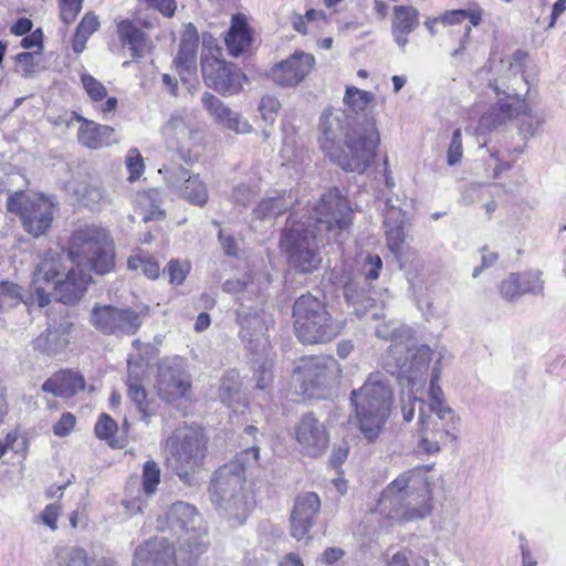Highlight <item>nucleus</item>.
<instances>
[{
  "label": "nucleus",
  "mask_w": 566,
  "mask_h": 566,
  "mask_svg": "<svg viewBox=\"0 0 566 566\" xmlns=\"http://www.w3.org/2000/svg\"><path fill=\"white\" fill-rule=\"evenodd\" d=\"M138 210L143 220L148 221L160 214L158 207L155 205V200L148 195H140L138 197Z\"/></svg>",
  "instance_id": "nucleus-20"
},
{
  "label": "nucleus",
  "mask_w": 566,
  "mask_h": 566,
  "mask_svg": "<svg viewBox=\"0 0 566 566\" xmlns=\"http://www.w3.org/2000/svg\"><path fill=\"white\" fill-rule=\"evenodd\" d=\"M23 49H36L39 52L43 49V35L40 29L33 31L30 35L25 36L21 41Z\"/></svg>",
  "instance_id": "nucleus-30"
},
{
  "label": "nucleus",
  "mask_w": 566,
  "mask_h": 566,
  "mask_svg": "<svg viewBox=\"0 0 566 566\" xmlns=\"http://www.w3.org/2000/svg\"><path fill=\"white\" fill-rule=\"evenodd\" d=\"M294 316L298 336L303 342L318 343L329 336L328 315L317 298H298L294 306Z\"/></svg>",
  "instance_id": "nucleus-3"
},
{
  "label": "nucleus",
  "mask_w": 566,
  "mask_h": 566,
  "mask_svg": "<svg viewBox=\"0 0 566 566\" xmlns=\"http://www.w3.org/2000/svg\"><path fill=\"white\" fill-rule=\"evenodd\" d=\"M98 27L99 23L95 15L87 14L82 19L74 39L75 51L81 52L84 49L86 40Z\"/></svg>",
  "instance_id": "nucleus-15"
},
{
  "label": "nucleus",
  "mask_w": 566,
  "mask_h": 566,
  "mask_svg": "<svg viewBox=\"0 0 566 566\" xmlns=\"http://www.w3.org/2000/svg\"><path fill=\"white\" fill-rule=\"evenodd\" d=\"M283 566H303L296 557H289L284 560Z\"/></svg>",
  "instance_id": "nucleus-47"
},
{
  "label": "nucleus",
  "mask_w": 566,
  "mask_h": 566,
  "mask_svg": "<svg viewBox=\"0 0 566 566\" xmlns=\"http://www.w3.org/2000/svg\"><path fill=\"white\" fill-rule=\"evenodd\" d=\"M55 282V291L60 301L69 303L77 300L83 293L86 282L75 277L71 266L62 265L56 259L44 260L36 273V283Z\"/></svg>",
  "instance_id": "nucleus-4"
},
{
  "label": "nucleus",
  "mask_w": 566,
  "mask_h": 566,
  "mask_svg": "<svg viewBox=\"0 0 566 566\" xmlns=\"http://www.w3.org/2000/svg\"><path fill=\"white\" fill-rule=\"evenodd\" d=\"M112 402H113L114 405H118V402H119V397L113 396V397H112Z\"/></svg>",
  "instance_id": "nucleus-55"
},
{
  "label": "nucleus",
  "mask_w": 566,
  "mask_h": 566,
  "mask_svg": "<svg viewBox=\"0 0 566 566\" xmlns=\"http://www.w3.org/2000/svg\"><path fill=\"white\" fill-rule=\"evenodd\" d=\"M542 290L537 276H526L522 281L511 277L502 285L501 292L504 297L512 300L521 293H535Z\"/></svg>",
  "instance_id": "nucleus-12"
},
{
  "label": "nucleus",
  "mask_w": 566,
  "mask_h": 566,
  "mask_svg": "<svg viewBox=\"0 0 566 566\" xmlns=\"http://www.w3.org/2000/svg\"><path fill=\"white\" fill-rule=\"evenodd\" d=\"M82 82L86 93L94 102H99L106 96V90L103 84L91 75H83Z\"/></svg>",
  "instance_id": "nucleus-21"
},
{
  "label": "nucleus",
  "mask_w": 566,
  "mask_h": 566,
  "mask_svg": "<svg viewBox=\"0 0 566 566\" xmlns=\"http://www.w3.org/2000/svg\"><path fill=\"white\" fill-rule=\"evenodd\" d=\"M318 45L324 50H329L333 45V40L331 38H326L319 41Z\"/></svg>",
  "instance_id": "nucleus-49"
},
{
  "label": "nucleus",
  "mask_w": 566,
  "mask_h": 566,
  "mask_svg": "<svg viewBox=\"0 0 566 566\" xmlns=\"http://www.w3.org/2000/svg\"><path fill=\"white\" fill-rule=\"evenodd\" d=\"M116 313L111 307L96 308L94 312V321L101 327H107L115 319Z\"/></svg>",
  "instance_id": "nucleus-29"
},
{
  "label": "nucleus",
  "mask_w": 566,
  "mask_h": 566,
  "mask_svg": "<svg viewBox=\"0 0 566 566\" xmlns=\"http://www.w3.org/2000/svg\"><path fill=\"white\" fill-rule=\"evenodd\" d=\"M523 563H524V566H534L535 565V560L530 555H526V554H524V556H523Z\"/></svg>",
  "instance_id": "nucleus-50"
},
{
  "label": "nucleus",
  "mask_w": 566,
  "mask_h": 566,
  "mask_svg": "<svg viewBox=\"0 0 566 566\" xmlns=\"http://www.w3.org/2000/svg\"><path fill=\"white\" fill-rule=\"evenodd\" d=\"M209 316L207 314H200L196 323V328L205 329L209 325Z\"/></svg>",
  "instance_id": "nucleus-44"
},
{
  "label": "nucleus",
  "mask_w": 566,
  "mask_h": 566,
  "mask_svg": "<svg viewBox=\"0 0 566 566\" xmlns=\"http://www.w3.org/2000/svg\"><path fill=\"white\" fill-rule=\"evenodd\" d=\"M465 19H470V25H465V30L469 31L471 25H476L479 23L480 14L476 12L467 13L465 11H453L446 14L442 20L447 24H452Z\"/></svg>",
  "instance_id": "nucleus-24"
},
{
  "label": "nucleus",
  "mask_w": 566,
  "mask_h": 566,
  "mask_svg": "<svg viewBox=\"0 0 566 566\" xmlns=\"http://www.w3.org/2000/svg\"><path fill=\"white\" fill-rule=\"evenodd\" d=\"M84 380L81 376L64 371L55 375L45 385L44 389L56 396L71 397L83 390Z\"/></svg>",
  "instance_id": "nucleus-10"
},
{
  "label": "nucleus",
  "mask_w": 566,
  "mask_h": 566,
  "mask_svg": "<svg viewBox=\"0 0 566 566\" xmlns=\"http://www.w3.org/2000/svg\"><path fill=\"white\" fill-rule=\"evenodd\" d=\"M340 556H342V552L339 549H335V548L328 549L324 555L325 559L328 563L336 562Z\"/></svg>",
  "instance_id": "nucleus-43"
},
{
  "label": "nucleus",
  "mask_w": 566,
  "mask_h": 566,
  "mask_svg": "<svg viewBox=\"0 0 566 566\" xmlns=\"http://www.w3.org/2000/svg\"><path fill=\"white\" fill-rule=\"evenodd\" d=\"M2 453H3V448H2V446L0 444V457L2 455Z\"/></svg>",
  "instance_id": "nucleus-58"
},
{
  "label": "nucleus",
  "mask_w": 566,
  "mask_h": 566,
  "mask_svg": "<svg viewBox=\"0 0 566 566\" xmlns=\"http://www.w3.org/2000/svg\"><path fill=\"white\" fill-rule=\"evenodd\" d=\"M118 33L120 39L130 46L133 52H137V48L143 40L142 31L128 20L118 23Z\"/></svg>",
  "instance_id": "nucleus-16"
},
{
  "label": "nucleus",
  "mask_w": 566,
  "mask_h": 566,
  "mask_svg": "<svg viewBox=\"0 0 566 566\" xmlns=\"http://www.w3.org/2000/svg\"><path fill=\"white\" fill-rule=\"evenodd\" d=\"M220 51L209 52L202 59V73L206 82L218 90L230 91L234 78L224 63L219 59Z\"/></svg>",
  "instance_id": "nucleus-7"
},
{
  "label": "nucleus",
  "mask_w": 566,
  "mask_h": 566,
  "mask_svg": "<svg viewBox=\"0 0 566 566\" xmlns=\"http://www.w3.org/2000/svg\"><path fill=\"white\" fill-rule=\"evenodd\" d=\"M96 433L99 438L106 439L114 444V433L117 431V424L107 416H102L96 424Z\"/></svg>",
  "instance_id": "nucleus-23"
},
{
  "label": "nucleus",
  "mask_w": 566,
  "mask_h": 566,
  "mask_svg": "<svg viewBox=\"0 0 566 566\" xmlns=\"http://www.w3.org/2000/svg\"><path fill=\"white\" fill-rule=\"evenodd\" d=\"M36 302L40 306H43L48 303V300L41 293H38Z\"/></svg>",
  "instance_id": "nucleus-52"
},
{
  "label": "nucleus",
  "mask_w": 566,
  "mask_h": 566,
  "mask_svg": "<svg viewBox=\"0 0 566 566\" xmlns=\"http://www.w3.org/2000/svg\"><path fill=\"white\" fill-rule=\"evenodd\" d=\"M321 22H325V17L317 11H308L305 15H300L295 19L294 25L300 32H307L308 27H318Z\"/></svg>",
  "instance_id": "nucleus-18"
},
{
  "label": "nucleus",
  "mask_w": 566,
  "mask_h": 566,
  "mask_svg": "<svg viewBox=\"0 0 566 566\" xmlns=\"http://www.w3.org/2000/svg\"><path fill=\"white\" fill-rule=\"evenodd\" d=\"M189 271L187 263L170 262L169 264V279L171 283H181Z\"/></svg>",
  "instance_id": "nucleus-28"
},
{
  "label": "nucleus",
  "mask_w": 566,
  "mask_h": 566,
  "mask_svg": "<svg viewBox=\"0 0 566 566\" xmlns=\"http://www.w3.org/2000/svg\"><path fill=\"white\" fill-rule=\"evenodd\" d=\"M226 43L233 55L244 52L250 46L251 35L242 17H233Z\"/></svg>",
  "instance_id": "nucleus-11"
},
{
  "label": "nucleus",
  "mask_w": 566,
  "mask_h": 566,
  "mask_svg": "<svg viewBox=\"0 0 566 566\" xmlns=\"http://www.w3.org/2000/svg\"><path fill=\"white\" fill-rule=\"evenodd\" d=\"M19 296V291L15 285L7 282L0 283V303L7 304Z\"/></svg>",
  "instance_id": "nucleus-32"
},
{
  "label": "nucleus",
  "mask_w": 566,
  "mask_h": 566,
  "mask_svg": "<svg viewBox=\"0 0 566 566\" xmlns=\"http://www.w3.org/2000/svg\"><path fill=\"white\" fill-rule=\"evenodd\" d=\"M117 106V101L115 97H109L106 99V102L102 105L103 112H111L114 111Z\"/></svg>",
  "instance_id": "nucleus-45"
},
{
  "label": "nucleus",
  "mask_w": 566,
  "mask_h": 566,
  "mask_svg": "<svg viewBox=\"0 0 566 566\" xmlns=\"http://www.w3.org/2000/svg\"><path fill=\"white\" fill-rule=\"evenodd\" d=\"M8 209L21 216L25 230L33 237L44 234L53 220V202L42 195L15 193L9 199Z\"/></svg>",
  "instance_id": "nucleus-2"
},
{
  "label": "nucleus",
  "mask_w": 566,
  "mask_h": 566,
  "mask_svg": "<svg viewBox=\"0 0 566 566\" xmlns=\"http://www.w3.org/2000/svg\"><path fill=\"white\" fill-rule=\"evenodd\" d=\"M371 99V95L355 87H347L344 101L353 108H364Z\"/></svg>",
  "instance_id": "nucleus-19"
},
{
  "label": "nucleus",
  "mask_w": 566,
  "mask_h": 566,
  "mask_svg": "<svg viewBox=\"0 0 566 566\" xmlns=\"http://www.w3.org/2000/svg\"><path fill=\"white\" fill-rule=\"evenodd\" d=\"M69 258L70 261L84 259L97 274H106L115 266L113 242L104 231L94 228L80 230L73 235Z\"/></svg>",
  "instance_id": "nucleus-1"
},
{
  "label": "nucleus",
  "mask_w": 566,
  "mask_h": 566,
  "mask_svg": "<svg viewBox=\"0 0 566 566\" xmlns=\"http://www.w3.org/2000/svg\"><path fill=\"white\" fill-rule=\"evenodd\" d=\"M164 80L166 81V83H169V77L167 75L164 76Z\"/></svg>",
  "instance_id": "nucleus-57"
},
{
  "label": "nucleus",
  "mask_w": 566,
  "mask_h": 566,
  "mask_svg": "<svg viewBox=\"0 0 566 566\" xmlns=\"http://www.w3.org/2000/svg\"><path fill=\"white\" fill-rule=\"evenodd\" d=\"M78 124L77 140L88 148H101L113 143L114 129L108 126H99L82 117H74Z\"/></svg>",
  "instance_id": "nucleus-9"
},
{
  "label": "nucleus",
  "mask_w": 566,
  "mask_h": 566,
  "mask_svg": "<svg viewBox=\"0 0 566 566\" xmlns=\"http://www.w3.org/2000/svg\"><path fill=\"white\" fill-rule=\"evenodd\" d=\"M439 417H443L446 413H450V409L442 405V402L438 401L437 406L434 407Z\"/></svg>",
  "instance_id": "nucleus-46"
},
{
  "label": "nucleus",
  "mask_w": 566,
  "mask_h": 566,
  "mask_svg": "<svg viewBox=\"0 0 566 566\" xmlns=\"http://www.w3.org/2000/svg\"><path fill=\"white\" fill-rule=\"evenodd\" d=\"M531 82L523 72H514L511 85L507 86V94L516 98H525L530 92Z\"/></svg>",
  "instance_id": "nucleus-17"
},
{
  "label": "nucleus",
  "mask_w": 566,
  "mask_h": 566,
  "mask_svg": "<svg viewBox=\"0 0 566 566\" xmlns=\"http://www.w3.org/2000/svg\"><path fill=\"white\" fill-rule=\"evenodd\" d=\"M359 75H360V76H366V73H365L364 71H360V72H359Z\"/></svg>",
  "instance_id": "nucleus-56"
},
{
  "label": "nucleus",
  "mask_w": 566,
  "mask_h": 566,
  "mask_svg": "<svg viewBox=\"0 0 566 566\" xmlns=\"http://www.w3.org/2000/svg\"><path fill=\"white\" fill-rule=\"evenodd\" d=\"M231 243H232V239H231V238H224V239H223V245L226 247L227 252H228L229 254H231V253H232V251L230 250Z\"/></svg>",
  "instance_id": "nucleus-51"
},
{
  "label": "nucleus",
  "mask_w": 566,
  "mask_h": 566,
  "mask_svg": "<svg viewBox=\"0 0 566 566\" xmlns=\"http://www.w3.org/2000/svg\"><path fill=\"white\" fill-rule=\"evenodd\" d=\"M338 2H340V0H324L325 6H327V7H333V6L337 4Z\"/></svg>",
  "instance_id": "nucleus-53"
},
{
  "label": "nucleus",
  "mask_w": 566,
  "mask_h": 566,
  "mask_svg": "<svg viewBox=\"0 0 566 566\" xmlns=\"http://www.w3.org/2000/svg\"><path fill=\"white\" fill-rule=\"evenodd\" d=\"M449 164L454 165L457 164L461 158V144L458 140V137L451 143L449 148Z\"/></svg>",
  "instance_id": "nucleus-38"
},
{
  "label": "nucleus",
  "mask_w": 566,
  "mask_h": 566,
  "mask_svg": "<svg viewBox=\"0 0 566 566\" xmlns=\"http://www.w3.org/2000/svg\"><path fill=\"white\" fill-rule=\"evenodd\" d=\"M405 418H406L407 420H410V419L412 418V416H411V415H409V416H405Z\"/></svg>",
  "instance_id": "nucleus-59"
},
{
  "label": "nucleus",
  "mask_w": 566,
  "mask_h": 566,
  "mask_svg": "<svg viewBox=\"0 0 566 566\" xmlns=\"http://www.w3.org/2000/svg\"><path fill=\"white\" fill-rule=\"evenodd\" d=\"M385 394L384 388L365 386L354 396V403L360 417L363 430L369 431L373 428L380 427L382 416H379L378 412L382 405L380 398Z\"/></svg>",
  "instance_id": "nucleus-5"
},
{
  "label": "nucleus",
  "mask_w": 566,
  "mask_h": 566,
  "mask_svg": "<svg viewBox=\"0 0 566 566\" xmlns=\"http://www.w3.org/2000/svg\"><path fill=\"white\" fill-rule=\"evenodd\" d=\"M128 395L138 407H142V405L146 401L145 390L138 385L133 384L132 380L129 382Z\"/></svg>",
  "instance_id": "nucleus-36"
},
{
  "label": "nucleus",
  "mask_w": 566,
  "mask_h": 566,
  "mask_svg": "<svg viewBox=\"0 0 566 566\" xmlns=\"http://www.w3.org/2000/svg\"><path fill=\"white\" fill-rule=\"evenodd\" d=\"M32 27L33 24L30 19L21 18L11 27V32L20 36L30 32Z\"/></svg>",
  "instance_id": "nucleus-37"
},
{
  "label": "nucleus",
  "mask_w": 566,
  "mask_h": 566,
  "mask_svg": "<svg viewBox=\"0 0 566 566\" xmlns=\"http://www.w3.org/2000/svg\"><path fill=\"white\" fill-rule=\"evenodd\" d=\"M127 166L130 171V179H137L144 171V164L139 156L129 157Z\"/></svg>",
  "instance_id": "nucleus-35"
},
{
  "label": "nucleus",
  "mask_w": 566,
  "mask_h": 566,
  "mask_svg": "<svg viewBox=\"0 0 566 566\" xmlns=\"http://www.w3.org/2000/svg\"><path fill=\"white\" fill-rule=\"evenodd\" d=\"M160 479L159 469L153 463H146L144 469V483L148 492H151Z\"/></svg>",
  "instance_id": "nucleus-26"
},
{
  "label": "nucleus",
  "mask_w": 566,
  "mask_h": 566,
  "mask_svg": "<svg viewBox=\"0 0 566 566\" xmlns=\"http://www.w3.org/2000/svg\"><path fill=\"white\" fill-rule=\"evenodd\" d=\"M277 103L274 99L266 98L262 101L261 111L265 118H270L271 114L268 111H275Z\"/></svg>",
  "instance_id": "nucleus-41"
},
{
  "label": "nucleus",
  "mask_w": 566,
  "mask_h": 566,
  "mask_svg": "<svg viewBox=\"0 0 566 566\" xmlns=\"http://www.w3.org/2000/svg\"><path fill=\"white\" fill-rule=\"evenodd\" d=\"M196 190V195L189 193V199L195 203H203L206 201V192L202 185L196 180L188 181L187 190Z\"/></svg>",
  "instance_id": "nucleus-34"
},
{
  "label": "nucleus",
  "mask_w": 566,
  "mask_h": 566,
  "mask_svg": "<svg viewBox=\"0 0 566 566\" xmlns=\"http://www.w3.org/2000/svg\"><path fill=\"white\" fill-rule=\"evenodd\" d=\"M186 39L182 41L180 55L177 59V65L191 64L196 57L197 30L192 24L186 27Z\"/></svg>",
  "instance_id": "nucleus-14"
},
{
  "label": "nucleus",
  "mask_w": 566,
  "mask_h": 566,
  "mask_svg": "<svg viewBox=\"0 0 566 566\" xmlns=\"http://www.w3.org/2000/svg\"><path fill=\"white\" fill-rule=\"evenodd\" d=\"M318 506V497L314 494H308L296 503L292 516V533L297 541H302L307 536L311 522Z\"/></svg>",
  "instance_id": "nucleus-8"
},
{
  "label": "nucleus",
  "mask_w": 566,
  "mask_h": 566,
  "mask_svg": "<svg viewBox=\"0 0 566 566\" xmlns=\"http://www.w3.org/2000/svg\"><path fill=\"white\" fill-rule=\"evenodd\" d=\"M76 419L71 413H65L54 426V433L59 437L67 436L75 427Z\"/></svg>",
  "instance_id": "nucleus-27"
},
{
  "label": "nucleus",
  "mask_w": 566,
  "mask_h": 566,
  "mask_svg": "<svg viewBox=\"0 0 566 566\" xmlns=\"http://www.w3.org/2000/svg\"><path fill=\"white\" fill-rule=\"evenodd\" d=\"M417 13L412 9H397L395 12L394 32L399 43H405V35L417 25Z\"/></svg>",
  "instance_id": "nucleus-13"
},
{
  "label": "nucleus",
  "mask_w": 566,
  "mask_h": 566,
  "mask_svg": "<svg viewBox=\"0 0 566 566\" xmlns=\"http://www.w3.org/2000/svg\"><path fill=\"white\" fill-rule=\"evenodd\" d=\"M211 101V97L206 98V103L209 104Z\"/></svg>",
  "instance_id": "nucleus-60"
},
{
  "label": "nucleus",
  "mask_w": 566,
  "mask_h": 566,
  "mask_svg": "<svg viewBox=\"0 0 566 566\" xmlns=\"http://www.w3.org/2000/svg\"><path fill=\"white\" fill-rule=\"evenodd\" d=\"M315 60L312 55L294 56L273 70V78L281 85H292L303 80L313 69Z\"/></svg>",
  "instance_id": "nucleus-6"
},
{
  "label": "nucleus",
  "mask_w": 566,
  "mask_h": 566,
  "mask_svg": "<svg viewBox=\"0 0 566 566\" xmlns=\"http://www.w3.org/2000/svg\"><path fill=\"white\" fill-rule=\"evenodd\" d=\"M392 83H394L395 91H399L403 86L405 80L399 76H394Z\"/></svg>",
  "instance_id": "nucleus-48"
},
{
  "label": "nucleus",
  "mask_w": 566,
  "mask_h": 566,
  "mask_svg": "<svg viewBox=\"0 0 566 566\" xmlns=\"http://www.w3.org/2000/svg\"><path fill=\"white\" fill-rule=\"evenodd\" d=\"M60 512L57 507L49 506L43 514L45 524H48L51 528H55V523L57 521Z\"/></svg>",
  "instance_id": "nucleus-39"
},
{
  "label": "nucleus",
  "mask_w": 566,
  "mask_h": 566,
  "mask_svg": "<svg viewBox=\"0 0 566 566\" xmlns=\"http://www.w3.org/2000/svg\"><path fill=\"white\" fill-rule=\"evenodd\" d=\"M566 9V0H558L553 8L551 25L555 23L556 18Z\"/></svg>",
  "instance_id": "nucleus-42"
},
{
  "label": "nucleus",
  "mask_w": 566,
  "mask_h": 566,
  "mask_svg": "<svg viewBox=\"0 0 566 566\" xmlns=\"http://www.w3.org/2000/svg\"><path fill=\"white\" fill-rule=\"evenodd\" d=\"M129 268L140 270L146 276L155 279L159 275V265L156 262L142 258H133L129 260Z\"/></svg>",
  "instance_id": "nucleus-22"
},
{
  "label": "nucleus",
  "mask_w": 566,
  "mask_h": 566,
  "mask_svg": "<svg viewBox=\"0 0 566 566\" xmlns=\"http://www.w3.org/2000/svg\"><path fill=\"white\" fill-rule=\"evenodd\" d=\"M149 6L160 11L164 15L172 17L176 12L177 4L175 0H146Z\"/></svg>",
  "instance_id": "nucleus-31"
},
{
  "label": "nucleus",
  "mask_w": 566,
  "mask_h": 566,
  "mask_svg": "<svg viewBox=\"0 0 566 566\" xmlns=\"http://www.w3.org/2000/svg\"><path fill=\"white\" fill-rule=\"evenodd\" d=\"M18 71L23 76H32L35 73L34 57L31 53H21L17 57Z\"/></svg>",
  "instance_id": "nucleus-25"
},
{
  "label": "nucleus",
  "mask_w": 566,
  "mask_h": 566,
  "mask_svg": "<svg viewBox=\"0 0 566 566\" xmlns=\"http://www.w3.org/2000/svg\"><path fill=\"white\" fill-rule=\"evenodd\" d=\"M335 134L329 130H324L319 144L323 150L325 151H332L333 150V142H334Z\"/></svg>",
  "instance_id": "nucleus-40"
},
{
  "label": "nucleus",
  "mask_w": 566,
  "mask_h": 566,
  "mask_svg": "<svg viewBox=\"0 0 566 566\" xmlns=\"http://www.w3.org/2000/svg\"><path fill=\"white\" fill-rule=\"evenodd\" d=\"M374 264L376 265V268H377V269H379V268H380V265H381V261H380V259H379L378 256H376V258L374 259Z\"/></svg>",
  "instance_id": "nucleus-54"
},
{
  "label": "nucleus",
  "mask_w": 566,
  "mask_h": 566,
  "mask_svg": "<svg viewBox=\"0 0 566 566\" xmlns=\"http://www.w3.org/2000/svg\"><path fill=\"white\" fill-rule=\"evenodd\" d=\"M81 10L80 0H72L69 2H63L62 6V17L66 22L72 21Z\"/></svg>",
  "instance_id": "nucleus-33"
}]
</instances>
